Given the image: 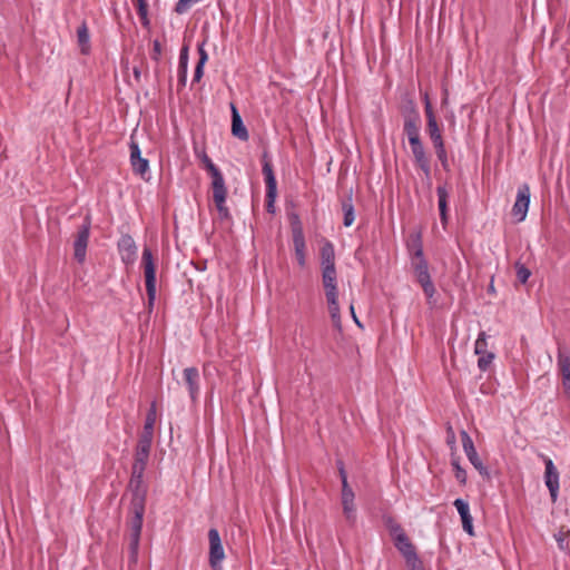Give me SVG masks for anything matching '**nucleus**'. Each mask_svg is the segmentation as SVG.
Here are the masks:
<instances>
[{
	"mask_svg": "<svg viewBox=\"0 0 570 570\" xmlns=\"http://www.w3.org/2000/svg\"><path fill=\"white\" fill-rule=\"evenodd\" d=\"M212 178V191H213V202L216 206V209L219 213L222 218L228 217V208L226 207V198H227V188L225 185V179L222 173L210 176Z\"/></svg>",
	"mask_w": 570,
	"mask_h": 570,
	"instance_id": "obj_6",
	"label": "nucleus"
},
{
	"mask_svg": "<svg viewBox=\"0 0 570 570\" xmlns=\"http://www.w3.org/2000/svg\"><path fill=\"white\" fill-rule=\"evenodd\" d=\"M204 45H205L204 42L198 45L199 60H198V63L196 66L195 73H194V81H197V82L202 79V77L204 75V66L208 60V55L204 48Z\"/></svg>",
	"mask_w": 570,
	"mask_h": 570,
	"instance_id": "obj_26",
	"label": "nucleus"
},
{
	"mask_svg": "<svg viewBox=\"0 0 570 570\" xmlns=\"http://www.w3.org/2000/svg\"><path fill=\"white\" fill-rule=\"evenodd\" d=\"M515 273L517 278L521 284H525L531 276L530 269L519 262L515 263Z\"/></svg>",
	"mask_w": 570,
	"mask_h": 570,
	"instance_id": "obj_35",
	"label": "nucleus"
},
{
	"mask_svg": "<svg viewBox=\"0 0 570 570\" xmlns=\"http://www.w3.org/2000/svg\"><path fill=\"white\" fill-rule=\"evenodd\" d=\"M434 148H435L436 156H438L439 160L441 161L442 166L444 168H446L448 167V156H446L444 142L434 145Z\"/></svg>",
	"mask_w": 570,
	"mask_h": 570,
	"instance_id": "obj_40",
	"label": "nucleus"
},
{
	"mask_svg": "<svg viewBox=\"0 0 570 570\" xmlns=\"http://www.w3.org/2000/svg\"><path fill=\"white\" fill-rule=\"evenodd\" d=\"M530 204V187L523 184L519 187L515 203L512 207V215L518 218V222L524 220Z\"/></svg>",
	"mask_w": 570,
	"mask_h": 570,
	"instance_id": "obj_12",
	"label": "nucleus"
},
{
	"mask_svg": "<svg viewBox=\"0 0 570 570\" xmlns=\"http://www.w3.org/2000/svg\"><path fill=\"white\" fill-rule=\"evenodd\" d=\"M130 164L135 174L139 175L142 179H148L149 161L141 157L139 146L134 140L130 142Z\"/></svg>",
	"mask_w": 570,
	"mask_h": 570,
	"instance_id": "obj_15",
	"label": "nucleus"
},
{
	"mask_svg": "<svg viewBox=\"0 0 570 570\" xmlns=\"http://www.w3.org/2000/svg\"><path fill=\"white\" fill-rule=\"evenodd\" d=\"M488 335L485 332H481L475 341L474 344V352L476 355L484 354L488 352V342H487Z\"/></svg>",
	"mask_w": 570,
	"mask_h": 570,
	"instance_id": "obj_32",
	"label": "nucleus"
},
{
	"mask_svg": "<svg viewBox=\"0 0 570 570\" xmlns=\"http://www.w3.org/2000/svg\"><path fill=\"white\" fill-rule=\"evenodd\" d=\"M145 513V500L142 497H136L131 503V518L129 521V548L130 557L134 562L137 560L140 533L142 529V518Z\"/></svg>",
	"mask_w": 570,
	"mask_h": 570,
	"instance_id": "obj_3",
	"label": "nucleus"
},
{
	"mask_svg": "<svg viewBox=\"0 0 570 570\" xmlns=\"http://www.w3.org/2000/svg\"><path fill=\"white\" fill-rule=\"evenodd\" d=\"M293 243L295 248V255L298 264L304 266L305 264V239L301 227L293 229Z\"/></svg>",
	"mask_w": 570,
	"mask_h": 570,
	"instance_id": "obj_20",
	"label": "nucleus"
},
{
	"mask_svg": "<svg viewBox=\"0 0 570 570\" xmlns=\"http://www.w3.org/2000/svg\"><path fill=\"white\" fill-rule=\"evenodd\" d=\"M77 39L81 53L87 55L90 50L89 31L86 24H81L77 30Z\"/></svg>",
	"mask_w": 570,
	"mask_h": 570,
	"instance_id": "obj_25",
	"label": "nucleus"
},
{
	"mask_svg": "<svg viewBox=\"0 0 570 570\" xmlns=\"http://www.w3.org/2000/svg\"><path fill=\"white\" fill-rule=\"evenodd\" d=\"M452 466H453L456 480L461 484H465L466 483V472L464 469L461 468L458 460H452Z\"/></svg>",
	"mask_w": 570,
	"mask_h": 570,
	"instance_id": "obj_39",
	"label": "nucleus"
},
{
	"mask_svg": "<svg viewBox=\"0 0 570 570\" xmlns=\"http://www.w3.org/2000/svg\"><path fill=\"white\" fill-rule=\"evenodd\" d=\"M322 258V281L325 288V295L328 304V311L331 313L334 325L340 327V308L337 303V291H336V271L334 266V248L333 245L326 243L321 249Z\"/></svg>",
	"mask_w": 570,
	"mask_h": 570,
	"instance_id": "obj_1",
	"label": "nucleus"
},
{
	"mask_svg": "<svg viewBox=\"0 0 570 570\" xmlns=\"http://www.w3.org/2000/svg\"><path fill=\"white\" fill-rule=\"evenodd\" d=\"M404 125L403 131L407 137L420 135L421 128V117L416 109L415 104L412 100H409L404 112Z\"/></svg>",
	"mask_w": 570,
	"mask_h": 570,
	"instance_id": "obj_10",
	"label": "nucleus"
},
{
	"mask_svg": "<svg viewBox=\"0 0 570 570\" xmlns=\"http://www.w3.org/2000/svg\"><path fill=\"white\" fill-rule=\"evenodd\" d=\"M391 534L393 537L396 549L402 553L404 558L416 552L415 547L412 544L401 525L395 524L391 527Z\"/></svg>",
	"mask_w": 570,
	"mask_h": 570,
	"instance_id": "obj_16",
	"label": "nucleus"
},
{
	"mask_svg": "<svg viewBox=\"0 0 570 570\" xmlns=\"http://www.w3.org/2000/svg\"><path fill=\"white\" fill-rule=\"evenodd\" d=\"M557 366L563 391L570 397V353L562 345L558 346Z\"/></svg>",
	"mask_w": 570,
	"mask_h": 570,
	"instance_id": "obj_11",
	"label": "nucleus"
},
{
	"mask_svg": "<svg viewBox=\"0 0 570 570\" xmlns=\"http://www.w3.org/2000/svg\"><path fill=\"white\" fill-rule=\"evenodd\" d=\"M407 139H409V142H410L411 147L422 142L420 135L407 137Z\"/></svg>",
	"mask_w": 570,
	"mask_h": 570,
	"instance_id": "obj_44",
	"label": "nucleus"
},
{
	"mask_svg": "<svg viewBox=\"0 0 570 570\" xmlns=\"http://www.w3.org/2000/svg\"><path fill=\"white\" fill-rule=\"evenodd\" d=\"M184 381L187 385L190 399L195 401L199 394V372L196 367L184 370Z\"/></svg>",
	"mask_w": 570,
	"mask_h": 570,
	"instance_id": "obj_18",
	"label": "nucleus"
},
{
	"mask_svg": "<svg viewBox=\"0 0 570 570\" xmlns=\"http://www.w3.org/2000/svg\"><path fill=\"white\" fill-rule=\"evenodd\" d=\"M466 458L469 459L470 463L474 466L478 472L485 478L490 476L488 468L483 464L481 461L476 450H473L472 452H468Z\"/></svg>",
	"mask_w": 570,
	"mask_h": 570,
	"instance_id": "obj_27",
	"label": "nucleus"
},
{
	"mask_svg": "<svg viewBox=\"0 0 570 570\" xmlns=\"http://www.w3.org/2000/svg\"><path fill=\"white\" fill-rule=\"evenodd\" d=\"M160 55H161V45H160V42H159L158 40H155V41L153 42V53H151V58H153L154 60H158V59H159V57H160Z\"/></svg>",
	"mask_w": 570,
	"mask_h": 570,
	"instance_id": "obj_43",
	"label": "nucleus"
},
{
	"mask_svg": "<svg viewBox=\"0 0 570 570\" xmlns=\"http://www.w3.org/2000/svg\"><path fill=\"white\" fill-rule=\"evenodd\" d=\"M187 68H188V47L185 46L181 48L180 55H179V70H180V78L183 81H185V79H186Z\"/></svg>",
	"mask_w": 570,
	"mask_h": 570,
	"instance_id": "obj_30",
	"label": "nucleus"
},
{
	"mask_svg": "<svg viewBox=\"0 0 570 570\" xmlns=\"http://www.w3.org/2000/svg\"><path fill=\"white\" fill-rule=\"evenodd\" d=\"M135 3L142 24L147 26L149 23L147 0H136Z\"/></svg>",
	"mask_w": 570,
	"mask_h": 570,
	"instance_id": "obj_33",
	"label": "nucleus"
},
{
	"mask_svg": "<svg viewBox=\"0 0 570 570\" xmlns=\"http://www.w3.org/2000/svg\"><path fill=\"white\" fill-rule=\"evenodd\" d=\"M263 174L265 176L266 189H269L271 195L273 194V189L277 188L276 179L273 173L272 165L268 161H265L263 165Z\"/></svg>",
	"mask_w": 570,
	"mask_h": 570,
	"instance_id": "obj_29",
	"label": "nucleus"
},
{
	"mask_svg": "<svg viewBox=\"0 0 570 570\" xmlns=\"http://www.w3.org/2000/svg\"><path fill=\"white\" fill-rule=\"evenodd\" d=\"M118 250L121 262L127 266H132L137 259V246L129 235H124L118 242Z\"/></svg>",
	"mask_w": 570,
	"mask_h": 570,
	"instance_id": "obj_14",
	"label": "nucleus"
},
{
	"mask_svg": "<svg viewBox=\"0 0 570 570\" xmlns=\"http://www.w3.org/2000/svg\"><path fill=\"white\" fill-rule=\"evenodd\" d=\"M436 194L439 198L440 218L443 224L448 220V197L449 193L444 186H438Z\"/></svg>",
	"mask_w": 570,
	"mask_h": 570,
	"instance_id": "obj_24",
	"label": "nucleus"
},
{
	"mask_svg": "<svg viewBox=\"0 0 570 570\" xmlns=\"http://www.w3.org/2000/svg\"><path fill=\"white\" fill-rule=\"evenodd\" d=\"M276 194H277V188L273 189L272 195H271L269 189H266V209L268 213H274V210H275L274 203H275Z\"/></svg>",
	"mask_w": 570,
	"mask_h": 570,
	"instance_id": "obj_41",
	"label": "nucleus"
},
{
	"mask_svg": "<svg viewBox=\"0 0 570 570\" xmlns=\"http://www.w3.org/2000/svg\"><path fill=\"white\" fill-rule=\"evenodd\" d=\"M405 559V563H406V567L410 569V570H424L423 568V563L422 561L420 560V558L417 557V553H413Z\"/></svg>",
	"mask_w": 570,
	"mask_h": 570,
	"instance_id": "obj_37",
	"label": "nucleus"
},
{
	"mask_svg": "<svg viewBox=\"0 0 570 570\" xmlns=\"http://www.w3.org/2000/svg\"><path fill=\"white\" fill-rule=\"evenodd\" d=\"M200 160L204 164V167L208 171L209 176H214L216 174H219L220 170L215 166V164L210 160V158L206 155V153L197 154Z\"/></svg>",
	"mask_w": 570,
	"mask_h": 570,
	"instance_id": "obj_34",
	"label": "nucleus"
},
{
	"mask_svg": "<svg viewBox=\"0 0 570 570\" xmlns=\"http://www.w3.org/2000/svg\"><path fill=\"white\" fill-rule=\"evenodd\" d=\"M544 482L549 489L551 501L554 503L558 500L559 494V472L556 469L553 462L549 458H544Z\"/></svg>",
	"mask_w": 570,
	"mask_h": 570,
	"instance_id": "obj_13",
	"label": "nucleus"
},
{
	"mask_svg": "<svg viewBox=\"0 0 570 570\" xmlns=\"http://www.w3.org/2000/svg\"><path fill=\"white\" fill-rule=\"evenodd\" d=\"M494 360V353L492 352H485L484 354H479L478 360V366L482 372H485L489 370L491 363Z\"/></svg>",
	"mask_w": 570,
	"mask_h": 570,
	"instance_id": "obj_31",
	"label": "nucleus"
},
{
	"mask_svg": "<svg viewBox=\"0 0 570 570\" xmlns=\"http://www.w3.org/2000/svg\"><path fill=\"white\" fill-rule=\"evenodd\" d=\"M426 131L432 140L433 146L444 142L443 138H442L441 129L439 128L436 120L428 121Z\"/></svg>",
	"mask_w": 570,
	"mask_h": 570,
	"instance_id": "obj_28",
	"label": "nucleus"
},
{
	"mask_svg": "<svg viewBox=\"0 0 570 570\" xmlns=\"http://www.w3.org/2000/svg\"><path fill=\"white\" fill-rule=\"evenodd\" d=\"M338 474L342 481V493H341V503L343 507V512L348 521L354 523L356 514H355V503H354V492L347 482V475L342 461H337Z\"/></svg>",
	"mask_w": 570,
	"mask_h": 570,
	"instance_id": "obj_5",
	"label": "nucleus"
},
{
	"mask_svg": "<svg viewBox=\"0 0 570 570\" xmlns=\"http://www.w3.org/2000/svg\"><path fill=\"white\" fill-rule=\"evenodd\" d=\"M411 266L413 268L417 283L422 286V289L428 298H432L435 294V287L429 273V265L424 258L411 259Z\"/></svg>",
	"mask_w": 570,
	"mask_h": 570,
	"instance_id": "obj_7",
	"label": "nucleus"
},
{
	"mask_svg": "<svg viewBox=\"0 0 570 570\" xmlns=\"http://www.w3.org/2000/svg\"><path fill=\"white\" fill-rule=\"evenodd\" d=\"M568 537H570V531L564 532L560 530L558 533L554 534V538L558 542V547L562 551H569L570 549Z\"/></svg>",
	"mask_w": 570,
	"mask_h": 570,
	"instance_id": "obj_36",
	"label": "nucleus"
},
{
	"mask_svg": "<svg viewBox=\"0 0 570 570\" xmlns=\"http://www.w3.org/2000/svg\"><path fill=\"white\" fill-rule=\"evenodd\" d=\"M453 504L456 508V510L461 517L463 530L468 534L474 535L473 519L470 513L469 503L466 501H464L463 499H456L453 502Z\"/></svg>",
	"mask_w": 570,
	"mask_h": 570,
	"instance_id": "obj_17",
	"label": "nucleus"
},
{
	"mask_svg": "<svg viewBox=\"0 0 570 570\" xmlns=\"http://www.w3.org/2000/svg\"><path fill=\"white\" fill-rule=\"evenodd\" d=\"M232 132L240 140L248 139V131L234 105H232Z\"/></svg>",
	"mask_w": 570,
	"mask_h": 570,
	"instance_id": "obj_21",
	"label": "nucleus"
},
{
	"mask_svg": "<svg viewBox=\"0 0 570 570\" xmlns=\"http://www.w3.org/2000/svg\"><path fill=\"white\" fill-rule=\"evenodd\" d=\"M357 326H358V328H362V327H363V325H362V323H361L360 321H358V323H357Z\"/></svg>",
	"mask_w": 570,
	"mask_h": 570,
	"instance_id": "obj_46",
	"label": "nucleus"
},
{
	"mask_svg": "<svg viewBox=\"0 0 570 570\" xmlns=\"http://www.w3.org/2000/svg\"><path fill=\"white\" fill-rule=\"evenodd\" d=\"M407 249L410 252L411 259L424 258L421 234L411 236V239L407 243Z\"/></svg>",
	"mask_w": 570,
	"mask_h": 570,
	"instance_id": "obj_23",
	"label": "nucleus"
},
{
	"mask_svg": "<svg viewBox=\"0 0 570 570\" xmlns=\"http://www.w3.org/2000/svg\"><path fill=\"white\" fill-rule=\"evenodd\" d=\"M460 436H461L462 446H463L465 454L468 452H472L473 450H475L474 443L466 431H464V430L461 431Z\"/></svg>",
	"mask_w": 570,
	"mask_h": 570,
	"instance_id": "obj_38",
	"label": "nucleus"
},
{
	"mask_svg": "<svg viewBox=\"0 0 570 570\" xmlns=\"http://www.w3.org/2000/svg\"><path fill=\"white\" fill-rule=\"evenodd\" d=\"M90 236V222L86 220L75 234L73 239V257L82 264L86 259L87 246Z\"/></svg>",
	"mask_w": 570,
	"mask_h": 570,
	"instance_id": "obj_9",
	"label": "nucleus"
},
{
	"mask_svg": "<svg viewBox=\"0 0 570 570\" xmlns=\"http://www.w3.org/2000/svg\"><path fill=\"white\" fill-rule=\"evenodd\" d=\"M157 419V410L156 403L153 402L151 406L147 413L144 431L140 435L137 454H136V463L134 465V475L137 478L141 476V473L145 468L146 460L149 455L153 438H154V426Z\"/></svg>",
	"mask_w": 570,
	"mask_h": 570,
	"instance_id": "obj_2",
	"label": "nucleus"
},
{
	"mask_svg": "<svg viewBox=\"0 0 570 570\" xmlns=\"http://www.w3.org/2000/svg\"><path fill=\"white\" fill-rule=\"evenodd\" d=\"M352 196H353V193H352V189H350L348 193H346L342 198V208L344 212V225L346 227L351 226L355 220Z\"/></svg>",
	"mask_w": 570,
	"mask_h": 570,
	"instance_id": "obj_22",
	"label": "nucleus"
},
{
	"mask_svg": "<svg viewBox=\"0 0 570 570\" xmlns=\"http://www.w3.org/2000/svg\"><path fill=\"white\" fill-rule=\"evenodd\" d=\"M415 165L425 174L430 175L431 166H430V159L428 158L425 154V149L423 144H419L411 147Z\"/></svg>",
	"mask_w": 570,
	"mask_h": 570,
	"instance_id": "obj_19",
	"label": "nucleus"
},
{
	"mask_svg": "<svg viewBox=\"0 0 570 570\" xmlns=\"http://www.w3.org/2000/svg\"><path fill=\"white\" fill-rule=\"evenodd\" d=\"M141 265L145 274L148 307L151 308L156 299V265L153 253L148 247L144 248Z\"/></svg>",
	"mask_w": 570,
	"mask_h": 570,
	"instance_id": "obj_4",
	"label": "nucleus"
},
{
	"mask_svg": "<svg viewBox=\"0 0 570 570\" xmlns=\"http://www.w3.org/2000/svg\"><path fill=\"white\" fill-rule=\"evenodd\" d=\"M350 311H351V315H352L353 320L356 322L357 313L355 312V308H354L353 304H351Z\"/></svg>",
	"mask_w": 570,
	"mask_h": 570,
	"instance_id": "obj_45",
	"label": "nucleus"
},
{
	"mask_svg": "<svg viewBox=\"0 0 570 570\" xmlns=\"http://www.w3.org/2000/svg\"><path fill=\"white\" fill-rule=\"evenodd\" d=\"M209 541V564L213 570H223V561L225 559V551L223 548L219 532L216 529L208 531Z\"/></svg>",
	"mask_w": 570,
	"mask_h": 570,
	"instance_id": "obj_8",
	"label": "nucleus"
},
{
	"mask_svg": "<svg viewBox=\"0 0 570 570\" xmlns=\"http://www.w3.org/2000/svg\"><path fill=\"white\" fill-rule=\"evenodd\" d=\"M424 109H425V115H426L428 121L436 120L428 94H425V108Z\"/></svg>",
	"mask_w": 570,
	"mask_h": 570,
	"instance_id": "obj_42",
	"label": "nucleus"
}]
</instances>
